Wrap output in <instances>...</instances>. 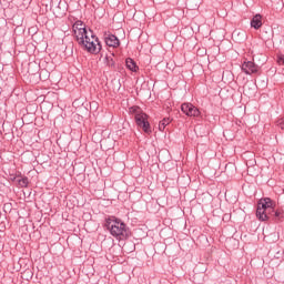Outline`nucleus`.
Here are the masks:
<instances>
[{
    "label": "nucleus",
    "instance_id": "obj_17",
    "mask_svg": "<svg viewBox=\"0 0 284 284\" xmlns=\"http://www.w3.org/2000/svg\"><path fill=\"white\" fill-rule=\"evenodd\" d=\"M277 125H278V128H281V130H284V118H281V119L277 121Z\"/></svg>",
    "mask_w": 284,
    "mask_h": 284
},
{
    "label": "nucleus",
    "instance_id": "obj_8",
    "mask_svg": "<svg viewBox=\"0 0 284 284\" xmlns=\"http://www.w3.org/2000/svg\"><path fill=\"white\" fill-rule=\"evenodd\" d=\"M104 41L106 45H109V48H118V45L120 44L119 38H116V36L114 34H106L104 37Z\"/></svg>",
    "mask_w": 284,
    "mask_h": 284
},
{
    "label": "nucleus",
    "instance_id": "obj_1",
    "mask_svg": "<svg viewBox=\"0 0 284 284\" xmlns=\"http://www.w3.org/2000/svg\"><path fill=\"white\" fill-rule=\"evenodd\" d=\"M270 214L271 216H275V219L281 216V213L278 211H274L272 207V200L265 197L257 204L256 216L260 221H267V219H270Z\"/></svg>",
    "mask_w": 284,
    "mask_h": 284
},
{
    "label": "nucleus",
    "instance_id": "obj_14",
    "mask_svg": "<svg viewBox=\"0 0 284 284\" xmlns=\"http://www.w3.org/2000/svg\"><path fill=\"white\" fill-rule=\"evenodd\" d=\"M28 178H22L18 180V184L20 185V187H28Z\"/></svg>",
    "mask_w": 284,
    "mask_h": 284
},
{
    "label": "nucleus",
    "instance_id": "obj_12",
    "mask_svg": "<svg viewBox=\"0 0 284 284\" xmlns=\"http://www.w3.org/2000/svg\"><path fill=\"white\" fill-rule=\"evenodd\" d=\"M126 68H129V70H132V72H136V63H134V60H132L131 58L126 59Z\"/></svg>",
    "mask_w": 284,
    "mask_h": 284
},
{
    "label": "nucleus",
    "instance_id": "obj_11",
    "mask_svg": "<svg viewBox=\"0 0 284 284\" xmlns=\"http://www.w3.org/2000/svg\"><path fill=\"white\" fill-rule=\"evenodd\" d=\"M171 121L172 120L170 118H164L163 121H161L159 124V130L163 132V130H165V126L170 125Z\"/></svg>",
    "mask_w": 284,
    "mask_h": 284
},
{
    "label": "nucleus",
    "instance_id": "obj_9",
    "mask_svg": "<svg viewBox=\"0 0 284 284\" xmlns=\"http://www.w3.org/2000/svg\"><path fill=\"white\" fill-rule=\"evenodd\" d=\"M261 19H262L261 14L254 16L253 19L251 20V28L258 30V28L263 26V22L261 21Z\"/></svg>",
    "mask_w": 284,
    "mask_h": 284
},
{
    "label": "nucleus",
    "instance_id": "obj_7",
    "mask_svg": "<svg viewBox=\"0 0 284 284\" xmlns=\"http://www.w3.org/2000/svg\"><path fill=\"white\" fill-rule=\"evenodd\" d=\"M242 70L245 74H256L258 72V65L252 61H247L242 64Z\"/></svg>",
    "mask_w": 284,
    "mask_h": 284
},
{
    "label": "nucleus",
    "instance_id": "obj_15",
    "mask_svg": "<svg viewBox=\"0 0 284 284\" xmlns=\"http://www.w3.org/2000/svg\"><path fill=\"white\" fill-rule=\"evenodd\" d=\"M106 63L109 68H114V60L111 57H106Z\"/></svg>",
    "mask_w": 284,
    "mask_h": 284
},
{
    "label": "nucleus",
    "instance_id": "obj_4",
    "mask_svg": "<svg viewBox=\"0 0 284 284\" xmlns=\"http://www.w3.org/2000/svg\"><path fill=\"white\" fill-rule=\"evenodd\" d=\"M135 113V122L139 128H142L143 132L150 134L152 129H150V122H148V114L141 112V109L136 108L133 111Z\"/></svg>",
    "mask_w": 284,
    "mask_h": 284
},
{
    "label": "nucleus",
    "instance_id": "obj_5",
    "mask_svg": "<svg viewBox=\"0 0 284 284\" xmlns=\"http://www.w3.org/2000/svg\"><path fill=\"white\" fill-rule=\"evenodd\" d=\"M73 33H74V37H75L78 43H84L83 38L87 34L92 36V30L88 31V29H85V24H83L81 21H77L73 24Z\"/></svg>",
    "mask_w": 284,
    "mask_h": 284
},
{
    "label": "nucleus",
    "instance_id": "obj_3",
    "mask_svg": "<svg viewBox=\"0 0 284 284\" xmlns=\"http://www.w3.org/2000/svg\"><path fill=\"white\" fill-rule=\"evenodd\" d=\"M84 42H78L80 45H83L88 52L91 54H99L101 52V42H99V38L94 36L91 31V34H87L83 37Z\"/></svg>",
    "mask_w": 284,
    "mask_h": 284
},
{
    "label": "nucleus",
    "instance_id": "obj_6",
    "mask_svg": "<svg viewBox=\"0 0 284 284\" xmlns=\"http://www.w3.org/2000/svg\"><path fill=\"white\" fill-rule=\"evenodd\" d=\"M181 110L186 116H201V111L192 103H183Z\"/></svg>",
    "mask_w": 284,
    "mask_h": 284
},
{
    "label": "nucleus",
    "instance_id": "obj_16",
    "mask_svg": "<svg viewBox=\"0 0 284 284\" xmlns=\"http://www.w3.org/2000/svg\"><path fill=\"white\" fill-rule=\"evenodd\" d=\"M246 165H247V168H254V165H256V160H248L246 162Z\"/></svg>",
    "mask_w": 284,
    "mask_h": 284
},
{
    "label": "nucleus",
    "instance_id": "obj_13",
    "mask_svg": "<svg viewBox=\"0 0 284 284\" xmlns=\"http://www.w3.org/2000/svg\"><path fill=\"white\" fill-rule=\"evenodd\" d=\"M197 0H189L187 7L191 8V10H196L199 8V4L196 3Z\"/></svg>",
    "mask_w": 284,
    "mask_h": 284
},
{
    "label": "nucleus",
    "instance_id": "obj_10",
    "mask_svg": "<svg viewBox=\"0 0 284 284\" xmlns=\"http://www.w3.org/2000/svg\"><path fill=\"white\" fill-rule=\"evenodd\" d=\"M232 37L235 41H245V32L243 31L235 30Z\"/></svg>",
    "mask_w": 284,
    "mask_h": 284
},
{
    "label": "nucleus",
    "instance_id": "obj_18",
    "mask_svg": "<svg viewBox=\"0 0 284 284\" xmlns=\"http://www.w3.org/2000/svg\"><path fill=\"white\" fill-rule=\"evenodd\" d=\"M277 63H278L280 65H284V57H283V55H280V57L277 58Z\"/></svg>",
    "mask_w": 284,
    "mask_h": 284
},
{
    "label": "nucleus",
    "instance_id": "obj_2",
    "mask_svg": "<svg viewBox=\"0 0 284 284\" xmlns=\"http://www.w3.org/2000/svg\"><path fill=\"white\" fill-rule=\"evenodd\" d=\"M106 227L110 230L112 236H115V239H119L120 241H124V239L130 236L125 223L120 222L119 220L106 222Z\"/></svg>",
    "mask_w": 284,
    "mask_h": 284
}]
</instances>
